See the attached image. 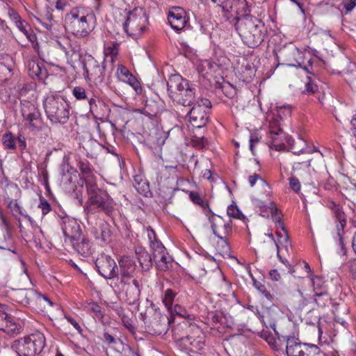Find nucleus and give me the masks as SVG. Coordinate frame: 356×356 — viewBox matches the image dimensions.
<instances>
[{
	"mask_svg": "<svg viewBox=\"0 0 356 356\" xmlns=\"http://www.w3.org/2000/svg\"><path fill=\"white\" fill-rule=\"evenodd\" d=\"M67 28L77 38H85L95 29L96 17L88 8L77 7L72 8L66 17Z\"/></svg>",
	"mask_w": 356,
	"mask_h": 356,
	"instance_id": "1",
	"label": "nucleus"
},
{
	"mask_svg": "<svg viewBox=\"0 0 356 356\" xmlns=\"http://www.w3.org/2000/svg\"><path fill=\"white\" fill-rule=\"evenodd\" d=\"M167 85L169 96L174 102L184 106H191L197 101L195 89L181 76H170Z\"/></svg>",
	"mask_w": 356,
	"mask_h": 356,
	"instance_id": "2",
	"label": "nucleus"
},
{
	"mask_svg": "<svg viewBox=\"0 0 356 356\" xmlns=\"http://www.w3.org/2000/svg\"><path fill=\"white\" fill-rule=\"evenodd\" d=\"M291 107L289 105H284L278 107L277 113L268 115V137L270 140L271 148H275L277 151H281L285 149V143L289 142V139L286 136L282 128V118L284 115H290Z\"/></svg>",
	"mask_w": 356,
	"mask_h": 356,
	"instance_id": "3",
	"label": "nucleus"
},
{
	"mask_svg": "<svg viewBox=\"0 0 356 356\" xmlns=\"http://www.w3.org/2000/svg\"><path fill=\"white\" fill-rule=\"evenodd\" d=\"M43 105L47 116L51 122L65 124L67 122L69 105L63 97L57 95L47 96Z\"/></svg>",
	"mask_w": 356,
	"mask_h": 356,
	"instance_id": "4",
	"label": "nucleus"
},
{
	"mask_svg": "<svg viewBox=\"0 0 356 356\" xmlns=\"http://www.w3.org/2000/svg\"><path fill=\"white\" fill-rule=\"evenodd\" d=\"M45 346L44 334L36 331L28 336L15 340L13 349L19 356H35L40 353Z\"/></svg>",
	"mask_w": 356,
	"mask_h": 356,
	"instance_id": "5",
	"label": "nucleus"
},
{
	"mask_svg": "<svg viewBox=\"0 0 356 356\" xmlns=\"http://www.w3.org/2000/svg\"><path fill=\"white\" fill-rule=\"evenodd\" d=\"M88 204L90 209L92 207L98 209L107 215H111L114 210V202L113 199L105 192L100 190L96 183L88 185Z\"/></svg>",
	"mask_w": 356,
	"mask_h": 356,
	"instance_id": "6",
	"label": "nucleus"
},
{
	"mask_svg": "<svg viewBox=\"0 0 356 356\" xmlns=\"http://www.w3.org/2000/svg\"><path fill=\"white\" fill-rule=\"evenodd\" d=\"M147 23L145 12L143 8H137L129 14L124 29L129 35L137 38L144 32Z\"/></svg>",
	"mask_w": 356,
	"mask_h": 356,
	"instance_id": "7",
	"label": "nucleus"
},
{
	"mask_svg": "<svg viewBox=\"0 0 356 356\" xmlns=\"http://www.w3.org/2000/svg\"><path fill=\"white\" fill-rule=\"evenodd\" d=\"M210 107L211 102L208 99L203 97L197 99L188 113L190 123L193 127L201 128L207 124Z\"/></svg>",
	"mask_w": 356,
	"mask_h": 356,
	"instance_id": "8",
	"label": "nucleus"
},
{
	"mask_svg": "<svg viewBox=\"0 0 356 356\" xmlns=\"http://www.w3.org/2000/svg\"><path fill=\"white\" fill-rule=\"evenodd\" d=\"M286 353L287 356H321L322 355L317 346L302 343L295 337L287 339Z\"/></svg>",
	"mask_w": 356,
	"mask_h": 356,
	"instance_id": "9",
	"label": "nucleus"
},
{
	"mask_svg": "<svg viewBox=\"0 0 356 356\" xmlns=\"http://www.w3.org/2000/svg\"><path fill=\"white\" fill-rule=\"evenodd\" d=\"M252 163H250L249 168L247 170L248 173V181L250 187L253 191L259 194H263L268 191L270 186L261 177V168L259 161L257 159H254Z\"/></svg>",
	"mask_w": 356,
	"mask_h": 356,
	"instance_id": "10",
	"label": "nucleus"
},
{
	"mask_svg": "<svg viewBox=\"0 0 356 356\" xmlns=\"http://www.w3.org/2000/svg\"><path fill=\"white\" fill-rule=\"evenodd\" d=\"M83 67L86 74V79L95 85L101 84L104 79L105 67L99 63L90 55H86L82 60Z\"/></svg>",
	"mask_w": 356,
	"mask_h": 356,
	"instance_id": "11",
	"label": "nucleus"
},
{
	"mask_svg": "<svg viewBox=\"0 0 356 356\" xmlns=\"http://www.w3.org/2000/svg\"><path fill=\"white\" fill-rule=\"evenodd\" d=\"M253 202L254 204L259 208L261 216L268 217L270 214L273 220L276 222L277 229H281L283 231V235L280 232H277V235L279 238H283L282 243H285V248L287 249L289 245V237L284 228V222L277 216V209L273 205V202H270V207H267L264 205L263 202L257 199L253 200Z\"/></svg>",
	"mask_w": 356,
	"mask_h": 356,
	"instance_id": "12",
	"label": "nucleus"
},
{
	"mask_svg": "<svg viewBox=\"0 0 356 356\" xmlns=\"http://www.w3.org/2000/svg\"><path fill=\"white\" fill-rule=\"evenodd\" d=\"M277 318V314L270 309H264L261 314L256 315L251 313L248 315V323L249 330L254 333L259 334L260 330L259 328H256L252 326L251 323L256 322L258 325H261L265 326L266 328H271L274 332L275 331V320Z\"/></svg>",
	"mask_w": 356,
	"mask_h": 356,
	"instance_id": "13",
	"label": "nucleus"
},
{
	"mask_svg": "<svg viewBox=\"0 0 356 356\" xmlns=\"http://www.w3.org/2000/svg\"><path fill=\"white\" fill-rule=\"evenodd\" d=\"M179 327L174 329V337L177 341H181L183 344L193 352H197L204 348L205 346V337L198 327H195L192 335L181 337L179 334Z\"/></svg>",
	"mask_w": 356,
	"mask_h": 356,
	"instance_id": "14",
	"label": "nucleus"
},
{
	"mask_svg": "<svg viewBox=\"0 0 356 356\" xmlns=\"http://www.w3.org/2000/svg\"><path fill=\"white\" fill-rule=\"evenodd\" d=\"M261 22L251 15L246 14V45L251 48L259 46L263 41V35L260 29Z\"/></svg>",
	"mask_w": 356,
	"mask_h": 356,
	"instance_id": "15",
	"label": "nucleus"
},
{
	"mask_svg": "<svg viewBox=\"0 0 356 356\" xmlns=\"http://www.w3.org/2000/svg\"><path fill=\"white\" fill-rule=\"evenodd\" d=\"M21 113L26 124L34 129L41 128V113L36 104L27 100L21 101Z\"/></svg>",
	"mask_w": 356,
	"mask_h": 356,
	"instance_id": "16",
	"label": "nucleus"
},
{
	"mask_svg": "<svg viewBox=\"0 0 356 356\" xmlns=\"http://www.w3.org/2000/svg\"><path fill=\"white\" fill-rule=\"evenodd\" d=\"M334 216L336 220V230H337V243L340 246L341 253L346 254V244L344 243V227L346 225V216L343 211L342 208L332 202L330 205Z\"/></svg>",
	"mask_w": 356,
	"mask_h": 356,
	"instance_id": "17",
	"label": "nucleus"
},
{
	"mask_svg": "<svg viewBox=\"0 0 356 356\" xmlns=\"http://www.w3.org/2000/svg\"><path fill=\"white\" fill-rule=\"evenodd\" d=\"M95 266L99 273L106 279H113L118 275L116 262L109 255H99L96 259Z\"/></svg>",
	"mask_w": 356,
	"mask_h": 356,
	"instance_id": "18",
	"label": "nucleus"
},
{
	"mask_svg": "<svg viewBox=\"0 0 356 356\" xmlns=\"http://www.w3.org/2000/svg\"><path fill=\"white\" fill-rule=\"evenodd\" d=\"M0 330L8 334H18L20 330L19 325L7 313V307L1 303H0Z\"/></svg>",
	"mask_w": 356,
	"mask_h": 356,
	"instance_id": "19",
	"label": "nucleus"
},
{
	"mask_svg": "<svg viewBox=\"0 0 356 356\" xmlns=\"http://www.w3.org/2000/svg\"><path fill=\"white\" fill-rule=\"evenodd\" d=\"M123 283L122 290L124 293V300L132 305H138L140 296V282L134 278L131 282L126 280L122 282Z\"/></svg>",
	"mask_w": 356,
	"mask_h": 356,
	"instance_id": "20",
	"label": "nucleus"
},
{
	"mask_svg": "<svg viewBox=\"0 0 356 356\" xmlns=\"http://www.w3.org/2000/svg\"><path fill=\"white\" fill-rule=\"evenodd\" d=\"M140 316L147 326L149 327H152L154 330L155 334L161 333L159 330L161 321L165 317L161 315L160 311L157 310L152 304L146 309L145 312L140 313Z\"/></svg>",
	"mask_w": 356,
	"mask_h": 356,
	"instance_id": "21",
	"label": "nucleus"
},
{
	"mask_svg": "<svg viewBox=\"0 0 356 356\" xmlns=\"http://www.w3.org/2000/svg\"><path fill=\"white\" fill-rule=\"evenodd\" d=\"M63 233L70 242L79 241L81 236V230L78 222L72 218H65L62 225Z\"/></svg>",
	"mask_w": 356,
	"mask_h": 356,
	"instance_id": "22",
	"label": "nucleus"
},
{
	"mask_svg": "<svg viewBox=\"0 0 356 356\" xmlns=\"http://www.w3.org/2000/svg\"><path fill=\"white\" fill-rule=\"evenodd\" d=\"M152 254L157 268L162 271H166L171 266L172 259L167 252L163 244L156 243Z\"/></svg>",
	"mask_w": 356,
	"mask_h": 356,
	"instance_id": "23",
	"label": "nucleus"
},
{
	"mask_svg": "<svg viewBox=\"0 0 356 356\" xmlns=\"http://www.w3.org/2000/svg\"><path fill=\"white\" fill-rule=\"evenodd\" d=\"M168 19L171 27L176 31L182 30L188 22L185 10L180 7L172 8L169 11Z\"/></svg>",
	"mask_w": 356,
	"mask_h": 356,
	"instance_id": "24",
	"label": "nucleus"
},
{
	"mask_svg": "<svg viewBox=\"0 0 356 356\" xmlns=\"http://www.w3.org/2000/svg\"><path fill=\"white\" fill-rule=\"evenodd\" d=\"M118 262L122 282L129 280L134 277L136 264L132 257L129 256H122Z\"/></svg>",
	"mask_w": 356,
	"mask_h": 356,
	"instance_id": "25",
	"label": "nucleus"
},
{
	"mask_svg": "<svg viewBox=\"0 0 356 356\" xmlns=\"http://www.w3.org/2000/svg\"><path fill=\"white\" fill-rule=\"evenodd\" d=\"M116 76L120 81L131 86L136 93L138 94L141 92L142 88L140 82L132 75L129 70L122 65H118Z\"/></svg>",
	"mask_w": 356,
	"mask_h": 356,
	"instance_id": "26",
	"label": "nucleus"
},
{
	"mask_svg": "<svg viewBox=\"0 0 356 356\" xmlns=\"http://www.w3.org/2000/svg\"><path fill=\"white\" fill-rule=\"evenodd\" d=\"M209 219L211 224L213 233L218 238L225 239L232 230L230 224L224 222L223 220L218 216H212Z\"/></svg>",
	"mask_w": 356,
	"mask_h": 356,
	"instance_id": "27",
	"label": "nucleus"
},
{
	"mask_svg": "<svg viewBox=\"0 0 356 356\" xmlns=\"http://www.w3.org/2000/svg\"><path fill=\"white\" fill-rule=\"evenodd\" d=\"M91 233L95 239L104 243H108L111 240V231L110 225L105 220H99L92 227Z\"/></svg>",
	"mask_w": 356,
	"mask_h": 356,
	"instance_id": "28",
	"label": "nucleus"
},
{
	"mask_svg": "<svg viewBox=\"0 0 356 356\" xmlns=\"http://www.w3.org/2000/svg\"><path fill=\"white\" fill-rule=\"evenodd\" d=\"M34 296V289H19L14 290L12 292L10 297L13 300L24 306L30 305L32 307Z\"/></svg>",
	"mask_w": 356,
	"mask_h": 356,
	"instance_id": "29",
	"label": "nucleus"
},
{
	"mask_svg": "<svg viewBox=\"0 0 356 356\" xmlns=\"http://www.w3.org/2000/svg\"><path fill=\"white\" fill-rule=\"evenodd\" d=\"M78 168L83 175L86 187H88V185L96 183L92 174V169L87 160H80L78 163Z\"/></svg>",
	"mask_w": 356,
	"mask_h": 356,
	"instance_id": "30",
	"label": "nucleus"
},
{
	"mask_svg": "<svg viewBox=\"0 0 356 356\" xmlns=\"http://www.w3.org/2000/svg\"><path fill=\"white\" fill-rule=\"evenodd\" d=\"M136 254L141 268L148 270L152 266V260L149 252L142 247L136 249Z\"/></svg>",
	"mask_w": 356,
	"mask_h": 356,
	"instance_id": "31",
	"label": "nucleus"
},
{
	"mask_svg": "<svg viewBox=\"0 0 356 356\" xmlns=\"http://www.w3.org/2000/svg\"><path fill=\"white\" fill-rule=\"evenodd\" d=\"M222 67V64H217L212 63L209 60H204L200 62L197 65V69L199 73L202 75H207L211 74L212 72H216Z\"/></svg>",
	"mask_w": 356,
	"mask_h": 356,
	"instance_id": "32",
	"label": "nucleus"
},
{
	"mask_svg": "<svg viewBox=\"0 0 356 356\" xmlns=\"http://www.w3.org/2000/svg\"><path fill=\"white\" fill-rule=\"evenodd\" d=\"M280 54L285 58V60L289 62V65L296 66L298 62V57L300 55L299 49L294 47L291 46L285 48L280 51Z\"/></svg>",
	"mask_w": 356,
	"mask_h": 356,
	"instance_id": "33",
	"label": "nucleus"
},
{
	"mask_svg": "<svg viewBox=\"0 0 356 356\" xmlns=\"http://www.w3.org/2000/svg\"><path fill=\"white\" fill-rule=\"evenodd\" d=\"M71 243L74 250L83 257H88L92 254L91 245L88 240L82 238L81 242L75 241Z\"/></svg>",
	"mask_w": 356,
	"mask_h": 356,
	"instance_id": "34",
	"label": "nucleus"
},
{
	"mask_svg": "<svg viewBox=\"0 0 356 356\" xmlns=\"http://www.w3.org/2000/svg\"><path fill=\"white\" fill-rule=\"evenodd\" d=\"M261 138L262 136L257 130L250 131L249 138V149L254 156L257 154V151L262 144Z\"/></svg>",
	"mask_w": 356,
	"mask_h": 356,
	"instance_id": "35",
	"label": "nucleus"
},
{
	"mask_svg": "<svg viewBox=\"0 0 356 356\" xmlns=\"http://www.w3.org/2000/svg\"><path fill=\"white\" fill-rule=\"evenodd\" d=\"M52 305L53 302L47 296L35 291L32 307L39 306L42 309H46L47 306H52Z\"/></svg>",
	"mask_w": 356,
	"mask_h": 356,
	"instance_id": "36",
	"label": "nucleus"
},
{
	"mask_svg": "<svg viewBox=\"0 0 356 356\" xmlns=\"http://www.w3.org/2000/svg\"><path fill=\"white\" fill-rule=\"evenodd\" d=\"M189 197L194 204L199 205L204 210H207L209 212H211L208 201L202 197L199 193L191 191Z\"/></svg>",
	"mask_w": 356,
	"mask_h": 356,
	"instance_id": "37",
	"label": "nucleus"
},
{
	"mask_svg": "<svg viewBox=\"0 0 356 356\" xmlns=\"http://www.w3.org/2000/svg\"><path fill=\"white\" fill-rule=\"evenodd\" d=\"M30 76H39L42 73V69L39 63L35 59L27 60L26 64Z\"/></svg>",
	"mask_w": 356,
	"mask_h": 356,
	"instance_id": "38",
	"label": "nucleus"
},
{
	"mask_svg": "<svg viewBox=\"0 0 356 356\" xmlns=\"http://www.w3.org/2000/svg\"><path fill=\"white\" fill-rule=\"evenodd\" d=\"M249 275L252 277L253 285L257 288L262 294L270 301H273L274 299V296L266 289V287L264 284H263L261 282L256 280L251 273L250 270H248Z\"/></svg>",
	"mask_w": 356,
	"mask_h": 356,
	"instance_id": "39",
	"label": "nucleus"
},
{
	"mask_svg": "<svg viewBox=\"0 0 356 356\" xmlns=\"http://www.w3.org/2000/svg\"><path fill=\"white\" fill-rule=\"evenodd\" d=\"M119 51V44L118 42H111L104 47V54L106 57L111 56V62H114L115 57L117 56Z\"/></svg>",
	"mask_w": 356,
	"mask_h": 356,
	"instance_id": "40",
	"label": "nucleus"
},
{
	"mask_svg": "<svg viewBox=\"0 0 356 356\" xmlns=\"http://www.w3.org/2000/svg\"><path fill=\"white\" fill-rule=\"evenodd\" d=\"M176 293L172 289H167L165 291L162 301L165 307L170 312H172L173 302Z\"/></svg>",
	"mask_w": 356,
	"mask_h": 356,
	"instance_id": "41",
	"label": "nucleus"
},
{
	"mask_svg": "<svg viewBox=\"0 0 356 356\" xmlns=\"http://www.w3.org/2000/svg\"><path fill=\"white\" fill-rule=\"evenodd\" d=\"M238 0H211V1L220 7L223 12L228 13L233 6H236Z\"/></svg>",
	"mask_w": 356,
	"mask_h": 356,
	"instance_id": "42",
	"label": "nucleus"
},
{
	"mask_svg": "<svg viewBox=\"0 0 356 356\" xmlns=\"http://www.w3.org/2000/svg\"><path fill=\"white\" fill-rule=\"evenodd\" d=\"M314 296L316 303L321 307H325L330 301V298L326 291H321Z\"/></svg>",
	"mask_w": 356,
	"mask_h": 356,
	"instance_id": "43",
	"label": "nucleus"
},
{
	"mask_svg": "<svg viewBox=\"0 0 356 356\" xmlns=\"http://www.w3.org/2000/svg\"><path fill=\"white\" fill-rule=\"evenodd\" d=\"M147 236L149 240V244L152 252L154 251L156 243L162 244V243L158 240L155 232L151 228L147 227L146 229Z\"/></svg>",
	"mask_w": 356,
	"mask_h": 356,
	"instance_id": "44",
	"label": "nucleus"
},
{
	"mask_svg": "<svg viewBox=\"0 0 356 356\" xmlns=\"http://www.w3.org/2000/svg\"><path fill=\"white\" fill-rule=\"evenodd\" d=\"M90 106V111L95 116L97 117L101 115L99 111V107L104 106V103L100 100H97L95 99H90L88 101Z\"/></svg>",
	"mask_w": 356,
	"mask_h": 356,
	"instance_id": "45",
	"label": "nucleus"
},
{
	"mask_svg": "<svg viewBox=\"0 0 356 356\" xmlns=\"http://www.w3.org/2000/svg\"><path fill=\"white\" fill-rule=\"evenodd\" d=\"M85 309L87 312L93 313L97 318L103 316L101 307L95 302H88L85 305Z\"/></svg>",
	"mask_w": 356,
	"mask_h": 356,
	"instance_id": "46",
	"label": "nucleus"
},
{
	"mask_svg": "<svg viewBox=\"0 0 356 356\" xmlns=\"http://www.w3.org/2000/svg\"><path fill=\"white\" fill-rule=\"evenodd\" d=\"M311 282L312 283L313 290L315 295L321 291H326L323 281L320 277L316 276L311 277Z\"/></svg>",
	"mask_w": 356,
	"mask_h": 356,
	"instance_id": "47",
	"label": "nucleus"
},
{
	"mask_svg": "<svg viewBox=\"0 0 356 356\" xmlns=\"http://www.w3.org/2000/svg\"><path fill=\"white\" fill-rule=\"evenodd\" d=\"M56 43L58 47L64 51L67 58L72 55V52L73 51L68 50V46L70 44V39L68 38H62L58 40Z\"/></svg>",
	"mask_w": 356,
	"mask_h": 356,
	"instance_id": "48",
	"label": "nucleus"
},
{
	"mask_svg": "<svg viewBox=\"0 0 356 356\" xmlns=\"http://www.w3.org/2000/svg\"><path fill=\"white\" fill-rule=\"evenodd\" d=\"M8 207L14 216H17V215H24V212L23 211L22 207L16 200H10L8 204Z\"/></svg>",
	"mask_w": 356,
	"mask_h": 356,
	"instance_id": "49",
	"label": "nucleus"
},
{
	"mask_svg": "<svg viewBox=\"0 0 356 356\" xmlns=\"http://www.w3.org/2000/svg\"><path fill=\"white\" fill-rule=\"evenodd\" d=\"M227 213L229 217L236 219H241L243 216L242 212L235 204H232L227 207Z\"/></svg>",
	"mask_w": 356,
	"mask_h": 356,
	"instance_id": "50",
	"label": "nucleus"
},
{
	"mask_svg": "<svg viewBox=\"0 0 356 356\" xmlns=\"http://www.w3.org/2000/svg\"><path fill=\"white\" fill-rule=\"evenodd\" d=\"M305 142L303 140L298 138L297 141L294 142V143L291 145V149H292L293 154H299L300 153L305 152Z\"/></svg>",
	"mask_w": 356,
	"mask_h": 356,
	"instance_id": "51",
	"label": "nucleus"
},
{
	"mask_svg": "<svg viewBox=\"0 0 356 356\" xmlns=\"http://www.w3.org/2000/svg\"><path fill=\"white\" fill-rule=\"evenodd\" d=\"M216 250L218 254L223 257L229 256V248L225 239H220V241L217 244Z\"/></svg>",
	"mask_w": 356,
	"mask_h": 356,
	"instance_id": "52",
	"label": "nucleus"
},
{
	"mask_svg": "<svg viewBox=\"0 0 356 356\" xmlns=\"http://www.w3.org/2000/svg\"><path fill=\"white\" fill-rule=\"evenodd\" d=\"M2 142L6 148L14 149L15 147V138L10 133L6 134L3 136Z\"/></svg>",
	"mask_w": 356,
	"mask_h": 356,
	"instance_id": "53",
	"label": "nucleus"
},
{
	"mask_svg": "<svg viewBox=\"0 0 356 356\" xmlns=\"http://www.w3.org/2000/svg\"><path fill=\"white\" fill-rule=\"evenodd\" d=\"M13 20L15 21L16 26L22 33L26 32V31L30 28L29 24L25 21L22 20L19 15L16 13L13 15Z\"/></svg>",
	"mask_w": 356,
	"mask_h": 356,
	"instance_id": "54",
	"label": "nucleus"
},
{
	"mask_svg": "<svg viewBox=\"0 0 356 356\" xmlns=\"http://www.w3.org/2000/svg\"><path fill=\"white\" fill-rule=\"evenodd\" d=\"M72 94L78 100L85 99L87 97L85 89L80 86L74 87L72 90Z\"/></svg>",
	"mask_w": 356,
	"mask_h": 356,
	"instance_id": "55",
	"label": "nucleus"
},
{
	"mask_svg": "<svg viewBox=\"0 0 356 356\" xmlns=\"http://www.w3.org/2000/svg\"><path fill=\"white\" fill-rule=\"evenodd\" d=\"M11 73V68L0 62V79L6 80L9 78Z\"/></svg>",
	"mask_w": 356,
	"mask_h": 356,
	"instance_id": "56",
	"label": "nucleus"
},
{
	"mask_svg": "<svg viewBox=\"0 0 356 356\" xmlns=\"http://www.w3.org/2000/svg\"><path fill=\"white\" fill-rule=\"evenodd\" d=\"M318 91L317 85L312 81L310 77H307V82L305 83V92L307 94L312 95Z\"/></svg>",
	"mask_w": 356,
	"mask_h": 356,
	"instance_id": "57",
	"label": "nucleus"
},
{
	"mask_svg": "<svg viewBox=\"0 0 356 356\" xmlns=\"http://www.w3.org/2000/svg\"><path fill=\"white\" fill-rule=\"evenodd\" d=\"M63 186L65 190L69 193L75 191L76 188V186L73 181V177L72 175H70L67 180L63 182Z\"/></svg>",
	"mask_w": 356,
	"mask_h": 356,
	"instance_id": "58",
	"label": "nucleus"
},
{
	"mask_svg": "<svg viewBox=\"0 0 356 356\" xmlns=\"http://www.w3.org/2000/svg\"><path fill=\"white\" fill-rule=\"evenodd\" d=\"M38 207L41 209L42 215H46L51 211L49 203L44 199H40Z\"/></svg>",
	"mask_w": 356,
	"mask_h": 356,
	"instance_id": "59",
	"label": "nucleus"
},
{
	"mask_svg": "<svg viewBox=\"0 0 356 356\" xmlns=\"http://www.w3.org/2000/svg\"><path fill=\"white\" fill-rule=\"evenodd\" d=\"M290 188L296 193L298 192L300 189V184L299 180L296 177H291L289 179Z\"/></svg>",
	"mask_w": 356,
	"mask_h": 356,
	"instance_id": "60",
	"label": "nucleus"
},
{
	"mask_svg": "<svg viewBox=\"0 0 356 356\" xmlns=\"http://www.w3.org/2000/svg\"><path fill=\"white\" fill-rule=\"evenodd\" d=\"M342 4L344 8L348 11H351L356 6V0H343Z\"/></svg>",
	"mask_w": 356,
	"mask_h": 356,
	"instance_id": "61",
	"label": "nucleus"
},
{
	"mask_svg": "<svg viewBox=\"0 0 356 356\" xmlns=\"http://www.w3.org/2000/svg\"><path fill=\"white\" fill-rule=\"evenodd\" d=\"M23 33L31 42L33 43L37 40V37L31 28L27 29L26 32H24Z\"/></svg>",
	"mask_w": 356,
	"mask_h": 356,
	"instance_id": "62",
	"label": "nucleus"
},
{
	"mask_svg": "<svg viewBox=\"0 0 356 356\" xmlns=\"http://www.w3.org/2000/svg\"><path fill=\"white\" fill-rule=\"evenodd\" d=\"M23 33L31 42L33 43L37 40V37L31 28L27 29L26 32H24Z\"/></svg>",
	"mask_w": 356,
	"mask_h": 356,
	"instance_id": "63",
	"label": "nucleus"
},
{
	"mask_svg": "<svg viewBox=\"0 0 356 356\" xmlns=\"http://www.w3.org/2000/svg\"><path fill=\"white\" fill-rule=\"evenodd\" d=\"M23 33L31 42L33 43L37 40V37L31 28L27 29L26 32H24Z\"/></svg>",
	"mask_w": 356,
	"mask_h": 356,
	"instance_id": "64",
	"label": "nucleus"
}]
</instances>
